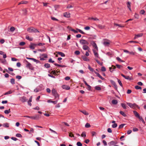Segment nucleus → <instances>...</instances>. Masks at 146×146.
<instances>
[{
    "label": "nucleus",
    "instance_id": "1",
    "mask_svg": "<svg viewBox=\"0 0 146 146\" xmlns=\"http://www.w3.org/2000/svg\"><path fill=\"white\" fill-rule=\"evenodd\" d=\"M67 28L68 29H69L70 30L73 32L75 33H78V32H79L82 34L84 35L85 34V33L84 32H83L81 30L78 29H76L77 31H76L74 29H72L71 27H70L69 26H68Z\"/></svg>",
    "mask_w": 146,
    "mask_h": 146
},
{
    "label": "nucleus",
    "instance_id": "2",
    "mask_svg": "<svg viewBox=\"0 0 146 146\" xmlns=\"http://www.w3.org/2000/svg\"><path fill=\"white\" fill-rule=\"evenodd\" d=\"M127 104L131 108L135 109L137 108L139 109H140V107L135 103L132 104L131 103H127Z\"/></svg>",
    "mask_w": 146,
    "mask_h": 146
},
{
    "label": "nucleus",
    "instance_id": "3",
    "mask_svg": "<svg viewBox=\"0 0 146 146\" xmlns=\"http://www.w3.org/2000/svg\"><path fill=\"white\" fill-rule=\"evenodd\" d=\"M27 31L30 33H39L38 30L33 27H31L28 28L27 29Z\"/></svg>",
    "mask_w": 146,
    "mask_h": 146
},
{
    "label": "nucleus",
    "instance_id": "4",
    "mask_svg": "<svg viewBox=\"0 0 146 146\" xmlns=\"http://www.w3.org/2000/svg\"><path fill=\"white\" fill-rule=\"evenodd\" d=\"M52 93L53 96H54L55 99L57 98L58 99H59V96L56 90L55 89L53 88L52 90Z\"/></svg>",
    "mask_w": 146,
    "mask_h": 146
},
{
    "label": "nucleus",
    "instance_id": "5",
    "mask_svg": "<svg viewBox=\"0 0 146 146\" xmlns=\"http://www.w3.org/2000/svg\"><path fill=\"white\" fill-rule=\"evenodd\" d=\"M103 44L106 46H109L110 43V41L107 39H104Z\"/></svg>",
    "mask_w": 146,
    "mask_h": 146
},
{
    "label": "nucleus",
    "instance_id": "6",
    "mask_svg": "<svg viewBox=\"0 0 146 146\" xmlns=\"http://www.w3.org/2000/svg\"><path fill=\"white\" fill-rule=\"evenodd\" d=\"M80 43L82 44L88 45L89 43L86 40L84 39H82L80 40Z\"/></svg>",
    "mask_w": 146,
    "mask_h": 146
},
{
    "label": "nucleus",
    "instance_id": "7",
    "mask_svg": "<svg viewBox=\"0 0 146 146\" xmlns=\"http://www.w3.org/2000/svg\"><path fill=\"white\" fill-rule=\"evenodd\" d=\"M110 82L113 85L114 87V88L116 90H117V86L115 82L114 81H113V80H110Z\"/></svg>",
    "mask_w": 146,
    "mask_h": 146
},
{
    "label": "nucleus",
    "instance_id": "8",
    "mask_svg": "<svg viewBox=\"0 0 146 146\" xmlns=\"http://www.w3.org/2000/svg\"><path fill=\"white\" fill-rule=\"evenodd\" d=\"M19 100L22 102L24 103L27 102V99L26 98L25 96H23V97H20Z\"/></svg>",
    "mask_w": 146,
    "mask_h": 146
},
{
    "label": "nucleus",
    "instance_id": "9",
    "mask_svg": "<svg viewBox=\"0 0 146 146\" xmlns=\"http://www.w3.org/2000/svg\"><path fill=\"white\" fill-rule=\"evenodd\" d=\"M40 118V115H36L35 116H31V118L34 120H38Z\"/></svg>",
    "mask_w": 146,
    "mask_h": 146
},
{
    "label": "nucleus",
    "instance_id": "10",
    "mask_svg": "<svg viewBox=\"0 0 146 146\" xmlns=\"http://www.w3.org/2000/svg\"><path fill=\"white\" fill-rule=\"evenodd\" d=\"M82 48L84 50H88V52H90V48L88 46L86 45H83Z\"/></svg>",
    "mask_w": 146,
    "mask_h": 146
},
{
    "label": "nucleus",
    "instance_id": "11",
    "mask_svg": "<svg viewBox=\"0 0 146 146\" xmlns=\"http://www.w3.org/2000/svg\"><path fill=\"white\" fill-rule=\"evenodd\" d=\"M94 72L96 74V76H98V77H99L102 80H105V79L104 78L102 77V76H101L100 75V74L99 73H98V72H96V71H94Z\"/></svg>",
    "mask_w": 146,
    "mask_h": 146
},
{
    "label": "nucleus",
    "instance_id": "12",
    "mask_svg": "<svg viewBox=\"0 0 146 146\" xmlns=\"http://www.w3.org/2000/svg\"><path fill=\"white\" fill-rule=\"evenodd\" d=\"M121 75L123 77V78H124L125 79L129 80H131V78L129 76H125L123 74H121Z\"/></svg>",
    "mask_w": 146,
    "mask_h": 146
},
{
    "label": "nucleus",
    "instance_id": "13",
    "mask_svg": "<svg viewBox=\"0 0 146 146\" xmlns=\"http://www.w3.org/2000/svg\"><path fill=\"white\" fill-rule=\"evenodd\" d=\"M62 87L63 89L66 90H69L70 88L69 86L65 85H62Z\"/></svg>",
    "mask_w": 146,
    "mask_h": 146
},
{
    "label": "nucleus",
    "instance_id": "14",
    "mask_svg": "<svg viewBox=\"0 0 146 146\" xmlns=\"http://www.w3.org/2000/svg\"><path fill=\"white\" fill-rule=\"evenodd\" d=\"M98 28L100 29H103L105 27V25H102L100 24H98L96 25Z\"/></svg>",
    "mask_w": 146,
    "mask_h": 146
},
{
    "label": "nucleus",
    "instance_id": "15",
    "mask_svg": "<svg viewBox=\"0 0 146 146\" xmlns=\"http://www.w3.org/2000/svg\"><path fill=\"white\" fill-rule=\"evenodd\" d=\"M116 143H116L115 141H112L108 143V144L110 146H111V145H113L116 144Z\"/></svg>",
    "mask_w": 146,
    "mask_h": 146
},
{
    "label": "nucleus",
    "instance_id": "16",
    "mask_svg": "<svg viewBox=\"0 0 146 146\" xmlns=\"http://www.w3.org/2000/svg\"><path fill=\"white\" fill-rule=\"evenodd\" d=\"M64 16L67 18H69L70 17V14L69 13L65 12L64 13Z\"/></svg>",
    "mask_w": 146,
    "mask_h": 146
},
{
    "label": "nucleus",
    "instance_id": "17",
    "mask_svg": "<svg viewBox=\"0 0 146 146\" xmlns=\"http://www.w3.org/2000/svg\"><path fill=\"white\" fill-rule=\"evenodd\" d=\"M25 61L27 62V64L26 65V66L27 68L30 69V68L31 67V64L27 60H25Z\"/></svg>",
    "mask_w": 146,
    "mask_h": 146
},
{
    "label": "nucleus",
    "instance_id": "18",
    "mask_svg": "<svg viewBox=\"0 0 146 146\" xmlns=\"http://www.w3.org/2000/svg\"><path fill=\"white\" fill-rule=\"evenodd\" d=\"M93 51L94 54L96 57L98 58L99 57V54L98 52H96V50L94 49L93 50Z\"/></svg>",
    "mask_w": 146,
    "mask_h": 146
},
{
    "label": "nucleus",
    "instance_id": "19",
    "mask_svg": "<svg viewBox=\"0 0 146 146\" xmlns=\"http://www.w3.org/2000/svg\"><path fill=\"white\" fill-rule=\"evenodd\" d=\"M82 58L84 61H89V59L85 56H82Z\"/></svg>",
    "mask_w": 146,
    "mask_h": 146
},
{
    "label": "nucleus",
    "instance_id": "20",
    "mask_svg": "<svg viewBox=\"0 0 146 146\" xmlns=\"http://www.w3.org/2000/svg\"><path fill=\"white\" fill-rule=\"evenodd\" d=\"M133 113L135 117H137L138 118L140 116L139 114L137 111H133Z\"/></svg>",
    "mask_w": 146,
    "mask_h": 146
},
{
    "label": "nucleus",
    "instance_id": "21",
    "mask_svg": "<svg viewBox=\"0 0 146 146\" xmlns=\"http://www.w3.org/2000/svg\"><path fill=\"white\" fill-rule=\"evenodd\" d=\"M131 2L128 1L127 2V7L128 8V9H129L130 11H131Z\"/></svg>",
    "mask_w": 146,
    "mask_h": 146
},
{
    "label": "nucleus",
    "instance_id": "22",
    "mask_svg": "<svg viewBox=\"0 0 146 146\" xmlns=\"http://www.w3.org/2000/svg\"><path fill=\"white\" fill-rule=\"evenodd\" d=\"M58 100H56V101H51L50 100H48V102L49 103H52L54 104H56Z\"/></svg>",
    "mask_w": 146,
    "mask_h": 146
},
{
    "label": "nucleus",
    "instance_id": "23",
    "mask_svg": "<svg viewBox=\"0 0 146 146\" xmlns=\"http://www.w3.org/2000/svg\"><path fill=\"white\" fill-rule=\"evenodd\" d=\"M26 38L29 40V41H32L33 40V38L31 37H29L28 35H27L26 36Z\"/></svg>",
    "mask_w": 146,
    "mask_h": 146
},
{
    "label": "nucleus",
    "instance_id": "24",
    "mask_svg": "<svg viewBox=\"0 0 146 146\" xmlns=\"http://www.w3.org/2000/svg\"><path fill=\"white\" fill-rule=\"evenodd\" d=\"M57 53L62 57H64L65 56L64 54L62 52H57Z\"/></svg>",
    "mask_w": 146,
    "mask_h": 146
},
{
    "label": "nucleus",
    "instance_id": "25",
    "mask_svg": "<svg viewBox=\"0 0 146 146\" xmlns=\"http://www.w3.org/2000/svg\"><path fill=\"white\" fill-rule=\"evenodd\" d=\"M92 45L95 49H96L97 50L98 49V48L97 46V45L96 43H95L94 42H93L92 44Z\"/></svg>",
    "mask_w": 146,
    "mask_h": 146
},
{
    "label": "nucleus",
    "instance_id": "26",
    "mask_svg": "<svg viewBox=\"0 0 146 146\" xmlns=\"http://www.w3.org/2000/svg\"><path fill=\"white\" fill-rule=\"evenodd\" d=\"M111 102L112 104L114 105L117 104V101L115 100H112Z\"/></svg>",
    "mask_w": 146,
    "mask_h": 146
},
{
    "label": "nucleus",
    "instance_id": "27",
    "mask_svg": "<svg viewBox=\"0 0 146 146\" xmlns=\"http://www.w3.org/2000/svg\"><path fill=\"white\" fill-rule=\"evenodd\" d=\"M3 127L7 128H8L9 127V124L7 123H6L3 124Z\"/></svg>",
    "mask_w": 146,
    "mask_h": 146
},
{
    "label": "nucleus",
    "instance_id": "28",
    "mask_svg": "<svg viewBox=\"0 0 146 146\" xmlns=\"http://www.w3.org/2000/svg\"><path fill=\"white\" fill-rule=\"evenodd\" d=\"M29 48L31 49H34L35 48V47L34 45L32 43H31L30 45L29 46Z\"/></svg>",
    "mask_w": 146,
    "mask_h": 146
},
{
    "label": "nucleus",
    "instance_id": "29",
    "mask_svg": "<svg viewBox=\"0 0 146 146\" xmlns=\"http://www.w3.org/2000/svg\"><path fill=\"white\" fill-rule=\"evenodd\" d=\"M120 113L124 117H125L127 116L126 115L125 113L124 112L122 111H120Z\"/></svg>",
    "mask_w": 146,
    "mask_h": 146
},
{
    "label": "nucleus",
    "instance_id": "30",
    "mask_svg": "<svg viewBox=\"0 0 146 146\" xmlns=\"http://www.w3.org/2000/svg\"><path fill=\"white\" fill-rule=\"evenodd\" d=\"M138 118L142 122L144 123V124H145V121H144V119H143V118L142 117L140 116L139 118Z\"/></svg>",
    "mask_w": 146,
    "mask_h": 146
},
{
    "label": "nucleus",
    "instance_id": "31",
    "mask_svg": "<svg viewBox=\"0 0 146 146\" xmlns=\"http://www.w3.org/2000/svg\"><path fill=\"white\" fill-rule=\"evenodd\" d=\"M80 111L83 113L84 114L86 115H88L89 114L88 112L86 111Z\"/></svg>",
    "mask_w": 146,
    "mask_h": 146
},
{
    "label": "nucleus",
    "instance_id": "32",
    "mask_svg": "<svg viewBox=\"0 0 146 146\" xmlns=\"http://www.w3.org/2000/svg\"><path fill=\"white\" fill-rule=\"evenodd\" d=\"M27 2L26 1H22L20 2L19 4L18 5H19L21 4H26L27 3Z\"/></svg>",
    "mask_w": 146,
    "mask_h": 146
},
{
    "label": "nucleus",
    "instance_id": "33",
    "mask_svg": "<svg viewBox=\"0 0 146 146\" xmlns=\"http://www.w3.org/2000/svg\"><path fill=\"white\" fill-rule=\"evenodd\" d=\"M11 111L10 109H9L8 110H6L4 111L5 113L6 114H8Z\"/></svg>",
    "mask_w": 146,
    "mask_h": 146
},
{
    "label": "nucleus",
    "instance_id": "34",
    "mask_svg": "<svg viewBox=\"0 0 146 146\" xmlns=\"http://www.w3.org/2000/svg\"><path fill=\"white\" fill-rule=\"evenodd\" d=\"M44 66L46 68H48L50 67V65L48 63H45L44 65Z\"/></svg>",
    "mask_w": 146,
    "mask_h": 146
},
{
    "label": "nucleus",
    "instance_id": "35",
    "mask_svg": "<svg viewBox=\"0 0 146 146\" xmlns=\"http://www.w3.org/2000/svg\"><path fill=\"white\" fill-rule=\"evenodd\" d=\"M95 89L97 90H101V88L98 86H96L95 87Z\"/></svg>",
    "mask_w": 146,
    "mask_h": 146
},
{
    "label": "nucleus",
    "instance_id": "36",
    "mask_svg": "<svg viewBox=\"0 0 146 146\" xmlns=\"http://www.w3.org/2000/svg\"><path fill=\"white\" fill-rule=\"evenodd\" d=\"M121 105L122 107L124 109H126V107L125 104L124 103H121Z\"/></svg>",
    "mask_w": 146,
    "mask_h": 146
},
{
    "label": "nucleus",
    "instance_id": "37",
    "mask_svg": "<svg viewBox=\"0 0 146 146\" xmlns=\"http://www.w3.org/2000/svg\"><path fill=\"white\" fill-rule=\"evenodd\" d=\"M117 81L119 84V85L123 87V85L122 84L121 82V81L119 80L117 78Z\"/></svg>",
    "mask_w": 146,
    "mask_h": 146
},
{
    "label": "nucleus",
    "instance_id": "38",
    "mask_svg": "<svg viewBox=\"0 0 146 146\" xmlns=\"http://www.w3.org/2000/svg\"><path fill=\"white\" fill-rule=\"evenodd\" d=\"M13 93V92L11 90H9L7 92L5 93L4 94V95H6L10 94H11Z\"/></svg>",
    "mask_w": 146,
    "mask_h": 146
},
{
    "label": "nucleus",
    "instance_id": "39",
    "mask_svg": "<svg viewBox=\"0 0 146 146\" xmlns=\"http://www.w3.org/2000/svg\"><path fill=\"white\" fill-rule=\"evenodd\" d=\"M116 59L119 61H120L121 62H124V61L121 60V59L119 57H117L116 58Z\"/></svg>",
    "mask_w": 146,
    "mask_h": 146
},
{
    "label": "nucleus",
    "instance_id": "40",
    "mask_svg": "<svg viewBox=\"0 0 146 146\" xmlns=\"http://www.w3.org/2000/svg\"><path fill=\"white\" fill-rule=\"evenodd\" d=\"M15 80L14 78H12L11 79L10 82L12 84H15Z\"/></svg>",
    "mask_w": 146,
    "mask_h": 146
},
{
    "label": "nucleus",
    "instance_id": "41",
    "mask_svg": "<svg viewBox=\"0 0 146 146\" xmlns=\"http://www.w3.org/2000/svg\"><path fill=\"white\" fill-rule=\"evenodd\" d=\"M114 25L115 26H118L119 27H124V26L122 25H121L117 24L116 23H114Z\"/></svg>",
    "mask_w": 146,
    "mask_h": 146
},
{
    "label": "nucleus",
    "instance_id": "42",
    "mask_svg": "<svg viewBox=\"0 0 146 146\" xmlns=\"http://www.w3.org/2000/svg\"><path fill=\"white\" fill-rule=\"evenodd\" d=\"M81 136L82 137H86V132L84 131L82 133Z\"/></svg>",
    "mask_w": 146,
    "mask_h": 146
},
{
    "label": "nucleus",
    "instance_id": "43",
    "mask_svg": "<svg viewBox=\"0 0 146 146\" xmlns=\"http://www.w3.org/2000/svg\"><path fill=\"white\" fill-rule=\"evenodd\" d=\"M135 88L137 90H141L142 88L141 87L136 85L135 86Z\"/></svg>",
    "mask_w": 146,
    "mask_h": 146
},
{
    "label": "nucleus",
    "instance_id": "44",
    "mask_svg": "<svg viewBox=\"0 0 146 146\" xmlns=\"http://www.w3.org/2000/svg\"><path fill=\"white\" fill-rule=\"evenodd\" d=\"M128 42L130 43H139V42L137 41H132V40L129 41Z\"/></svg>",
    "mask_w": 146,
    "mask_h": 146
},
{
    "label": "nucleus",
    "instance_id": "45",
    "mask_svg": "<svg viewBox=\"0 0 146 146\" xmlns=\"http://www.w3.org/2000/svg\"><path fill=\"white\" fill-rule=\"evenodd\" d=\"M88 68L92 72L94 71V70L93 68L91 67L90 65H88Z\"/></svg>",
    "mask_w": 146,
    "mask_h": 146
},
{
    "label": "nucleus",
    "instance_id": "46",
    "mask_svg": "<svg viewBox=\"0 0 146 146\" xmlns=\"http://www.w3.org/2000/svg\"><path fill=\"white\" fill-rule=\"evenodd\" d=\"M16 136L18 137H22V135L20 133H17L16 135Z\"/></svg>",
    "mask_w": 146,
    "mask_h": 146
},
{
    "label": "nucleus",
    "instance_id": "47",
    "mask_svg": "<svg viewBox=\"0 0 146 146\" xmlns=\"http://www.w3.org/2000/svg\"><path fill=\"white\" fill-rule=\"evenodd\" d=\"M143 33H140L139 34H138L137 35H136L137 37V38L141 37L143 35Z\"/></svg>",
    "mask_w": 146,
    "mask_h": 146
},
{
    "label": "nucleus",
    "instance_id": "48",
    "mask_svg": "<svg viewBox=\"0 0 146 146\" xmlns=\"http://www.w3.org/2000/svg\"><path fill=\"white\" fill-rule=\"evenodd\" d=\"M41 90V89H40L39 88H36L34 90V92H37Z\"/></svg>",
    "mask_w": 146,
    "mask_h": 146
},
{
    "label": "nucleus",
    "instance_id": "49",
    "mask_svg": "<svg viewBox=\"0 0 146 146\" xmlns=\"http://www.w3.org/2000/svg\"><path fill=\"white\" fill-rule=\"evenodd\" d=\"M15 29V27H11L10 29V30L11 32L14 31Z\"/></svg>",
    "mask_w": 146,
    "mask_h": 146
},
{
    "label": "nucleus",
    "instance_id": "50",
    "mask_svg": "<svg viewBox=\"0 0 146 146\" xmlns=\"http://www.w3.org/2000/svg\"><path fill=\"white\" fill-rule=\"evenodd\" d=\"M89 19H92V20H93L94 21H96L99 20V19L96 18H94L92 17V18H89Z\"/></svg>",
    "mask_w": 146,
    "mask_h": 146
},
{
    "label": "nucleus",
    "instance_id": "51",
    "mask_svg": "<svg viewBox=\"0 0 146 146\" xmlns=\"http://www.w3.org/2000/svg\"><path fill=\"white\" fill-rule=\"evenodd\" d=\"M134 17L135 18L138 19L139 18V15L138 14L135 13L134 15Z\"/></svg>",
    "mask_w": 146,
    "mask_h": 146
},
{
    "label": "nucleus",
    "instance_id": "52",
    "mask_svg": "<svg viewBox=\"0 0 146 146\" xmlns=\"http://www.w3.org/2000/svg\"><path fill=\"white\" fill-rule=\"evenodd\" d=\"M80 53V52L78 50H76L74 52V54L76 55H78Z\"/></svg>",
    "mask_w": 146,
    "mask_h": 146
},
{
    "label": "nucleus",
    "instance_id": "53",
    "mask_svg": "<svg viewBox=\"0 0 146 146\" xmlns=\"http://www.w3.org/2000/svg\"><path fill=\"white\" fill-rule=\"evenodd\" d=\"M90 127V125L88 123H86L85 125V127L86 128H88Z\"/></svg>",
    "mask_w": 146,
    "mask_h": 146
},
{
    "label": "nucleus",
    "instance_id": "54",
    "mask_svg": "<svg viewBox=\"0 0 146 146\" xmlns=\"http://www.w3.org/2000/svg\"><path fill=\"white\" fill-rule=\"evenodd\" d=\"M101 70L102 72H105L106 71V68L104 66L102 67Z\"/></svg>",
    "mask_w": 146,
    "mask_h": 146
},
{
    "label": "nucleus",
    "instance_id": "55",
    "mask_svg": "<svg viewBox=\"0 0 146 146\" xmlns=\"http://www.w3.org/2000/svg\"><path fill=\"white\" fill-rule=\"evenodd\" d=\"M117 126V125L116 123H114L112 125V127L113 128H115Z\"/></svg>",
    "mask_w": 146,
    "mask_h": 146
},
{
    "label": "nucleus",
    "instance_id": "56",
    "mask_svg": "<svg viewBox=\"0 0 146 146\" xmlns=\"http://www.w3.org/2000/svg\"><path fill=\"white\" fill-rule=\"evenodd\" d=\"M125 125V124H122L120 125L119 127V129H121L123 128L124 126Z\"/></svg>",
    "mask_w": 146,
    "mask_h": 146
},
{
    "label": "nucleus",
    "instance_id": "57",
    "mask_svg": "<svg viewBox=\"0 0 146 146\" xmlns=\"http://www.w3.org/2000/svg\"><path fill=\"white\" fill-rule=\"evenodd\" d=\"M76 144L78 146H82V144L80 142H78Z\"/></svg>",
    "mask_w": 146,
    "mask_h": 146
},
{
    "label": "nucleus",
    "instance_id": "58",
    "mask_svg": "<svg viewBox=\"0 0 146 146\" xmlns=\"http://www.w3.org/2000/svg\"><path fill=\"white\" fill-rule=\"evenodd\" d=\"M91 133L92 134V136H93L96 135V133L94 131H91Z\"/></svg>",
    "mask_w": 146,
    "mask_h": 146
},
{
    "label": "nucleus",
    "instance_id": "59",
    "mask_svg": "<svg viewBox=\"0 0 146 146\" xmlns=\"http://www.w3.org/2000/svg\"><path fill=\"white\" fill-rule=\"evenodd\" d=\"M25 44V43L24 42H22L20 43L19 45L20 46H23Z\"/></svg>",
    "mask_w": 146,
    "mask_h": 146
},
{
    "label": "nucleus",
    "instance_id": "60",
    "mask_svg": "<svg viewBox=\"0 0 146 146\" xmlns=\"http://www.w3.org/2000/svg\"><path fill=\"white\" fill-rule=\"evenodd\" d=\"M116 66H117V68L119 69H120L121 67H122V66L118 64H116Z\"/></svg>",
    "mask_w": 146,
    "mask_h": 146
},
{
    "label": "nucleus",
    "instance_id": "61",
    "mask_svg": "<svg viewBox=\"0 0 146 146\" xmlns=\"http://www.w3.org/2000/svg\"><path fill=\"white\" fill-rule=\"evenodd\" d=\"M37 44L38 45V46H41L42 45H44L45 44L44 43H37Z\"/></svg>",
    "mask_w": 146,
    "mask_h": 146
},
{
    "label": "nucleus",
    "instance_id": "62",
    "mask_svg": "<svg viewBox=\"0 0 146 146\" xmlns=\"http://www.w3.org/2000/svg\"><path fill=\"white\" fill-rule=\"evenodd\" d=\"M133 131H138V129L134 127L133 128Z\"/></svg>",
    "mask_w": 146,
    "mask_h": 146
},
{
    "label": "nucleus",
    "instance_id": "63",
    "mask_svg": "<svg viewBox=\"0 0 146 146\" xmlns=\"http://www.w3.org/2000/svg\"><path fill=\"white\" fill-rule=\"evenodd\" d=\"M84 29L86 30H88L90 29V28L89 26H87L84 27Z\"/></svg>",
    "mask_w": 146,
    "mask_h": 146
},
{
    "label": "nucleus",
    "instance_id": "64",
    "mask_svg": "<svg viewBox=\"0 0 146 146\" xmlns=\"http://www.w3.org/2000/svg\"><path fill=\"white\" fill-rule=\"evenodd\" d=\"M140 13L142 14V15H143V14H144V13H145V11L144 10H141L140 11Z\"/></svg>",
    "mask_w": 146,
    "mask_h": 146
}]
</instances>
